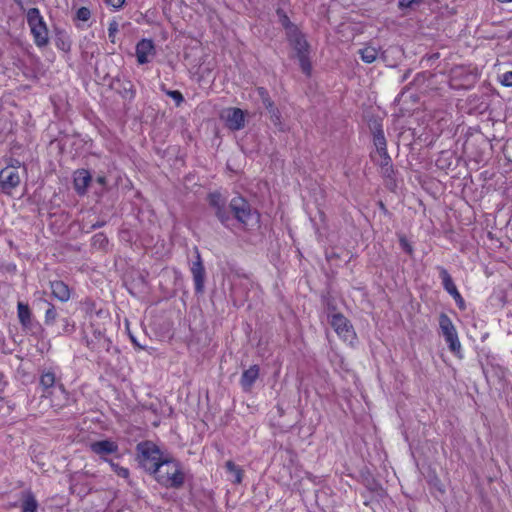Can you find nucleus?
Returning a JSON list of instances; mask_svg holds the SVG:
<instances>
[{
	"label": "nucleus",
	"instance_id": "nucleus-1",
	"mask_svg": "<svg viewBox=\"0 0 512 512\" xmlns=\"http://www.w3.org/2000/svg\"><path fill=\"white\" fill-rule=\"evenodd\" d=\"M159 467L152 475L161 486L172 489H179L183 486L185 474L178 460L166 456L163 464Z\"/></svg>",
	"mask_w": 512,
	"mask_h": 512
},
{
	"label": "nucleus",
	"instance_id": "nucleus-2",
	"mask_svg": "<svg viewBox=\"0 0 512 512\" xmlns=\"http://www.w3.org/2000/svg\"><path fill=\"white\" fill-rule=\"evenodd\" d=\"M136 451L139 466L151 475L160 468L159 466L166 459V456H162L158 446L151 441L138 443Z\"/></svg>",
	"mask_w": 512,
	"mask_h": 512
},
{
	"label": "nucleus",
	"instance_id": "nucleus-3",
	"mask_svg": "<svg viewBox=\"0 0 512 512\" xmlns=\"http://www.w3.org/2000/svg\"><path fill=\"white\" fill-rule=\"evenodd\" d=\"M26 19L36 46L41 48L48 45V28L39 9H28L26 12Z\"/></svg>",
	"mask_w": 512,
	"mask_h": 512
},
{
	"label": "nucleus",
	"instance_id": "nucleus-4",
	"mask_svg": "<svg viewBox=\"0 0 512 512\" xmlns=\"http://www.w3.org/2000/svg\"><path fill=\"white\" fill-rule=\"evenodd\" d=\"M209 208L215 217L226 228L230 229L233 224V218L230 215L229 202L226 196L219 191L210 192L207 195Z\"/></svg>",
	"mask_w": 512,
	"mask_h": 512
},
{
	"label": "nucleus",
	"instance_id": "nucleus-5",
	"mask_svg": "<svg viewBox=\"0 0 512 512\" xmlns=\"http://www.w3.org/2000/svg\"><path fill=\"white\" fill-rule=\"evenodd\" d=\"M39 388L42 391V397H52L56 392L64 396L67 394L60 377L56 375L55 370L51 367L40 370Z\"/></svg>",
	"mask_w": 512,
	"mask_h": 512
},
{
	"label": "nucleus",
	"instance_id": "nucleus-6",
	"mask_svg": "<svg viewBox=\"0 0 512 512\" xmlns=\"http://www.w3.org/2000/svg\"><path fill=\"white\" fill-rule=\"evenodd\" d=\"M230 214H233L235 220L239 223L247 225L252 217V209L250 203L242 196L238 195L229 201Z\"/></svg>",
	"mask_w": 512,
	"mask_h": 512
},
{
	"label": "nucleus",
	"instance_id": "nucleus-7",
	"mask_svg": "<svg viewBox=\"0 0 512 512\" xmlns=\"http://www.w3.org/2000/svg\"><path fill=\"white\" fill-rule=\"evenodd\" d=\"M330 323L337 335L344 341L352 342L355 339L356 334L353 326L344 315L340 313L333 314Z\"/></svg>",
	"mask_w": 512,
	"mask_h": 512
},
{
	"label": "nucleus",
	"instance_id": "nucleus-8",
	"mask_svg": "<svg viewBox=\"0 0 512 512\" xmlns=\"http://www.w3.org/2000/svg\"><path fill=\"white\" fill-rule=\"evenodd\" d=\"M20 182L19 171L13 167H4L0 171V190L2 193L10 195L20 185Z\"/></svg>",
	"mask_w": 512,
	"mask_h": 512
},
{
	"label": "nucleus",
	"instance_id": "nucleus-9",
	"mask_svg": "<svg viewBox=\"0 0 512 512\" xmlns=\"http://www.w3.org/2000/svg\"><path fill=\"white\" fill-rule=\"evenodd\" d=\"M221 119L227 128L232 131H239L245 127V115L242 109L230 107L221 113Z\"/></svg>",
	"mask_w": 512,
	"mask_h": 512
},
{
	"label": "nucleus",
	"instance_id": "nucleus-10",
	"mask_svg": "<svg viewBox=\"0 0 512 512\" xmlns=\"http://www.w3.org/2000/svg\"><path fill=\"white\" fill-rule=\"evenodd\" d=\"M191 273L194 281V289L196 294H202L204 292L205 284V268L202 263V259L199 251L196 249V261L191 265Z\"/></svg>",
	"mask_w": 512,
	"mask_h": 512
},
{
	"label": "nucleus",
	"instance_id": "nucleus-11",
	"mask_svg": "<svg viewBox=\"0 0 512 512\" xmlns=\"http://www.w3.org/2000/svg\"><path fill=\"white\" fill-rule=\"evenodd\" d=\"M89 448L91 452L98 455L103 460H107V455L116 454L119 451L118 444L109 439L92 442Z\"/></svg>",
	"mask_w": 512,
	"mask_h": 512
},
{
	"label": "nucleus",
	"instance_id": "nucleus-12",
	"mask_svg": "<svg viewBox=\"0 0 512 512\" xmlns=\"http://www.w3.org/2000/svg\"><path fill=\"white\" fill-rule=\"evenodd\" d=\"M155 54L154 43L151 39H142L136 45L137 62L140 65L149 62V56Z\"/></svg>",
	"mask_w": 512,
	"mask_h": 512
},
{
	"label": "nucleus",
	"instance_id": "nucleus-13",
	"mask_svg": "<svg viewBox=\"0 0 512 512\" xmlns=\"http://www.w3.org/2000/svg\"><path fill=\"white\" fill-rule=\"evenodd\" d=\"M287 39L293 49L296 51V56L301 54L309 53L308 48L309 45L304 37V35L299 31V29H295V31H291L286 34Z\"/></svg>",
	"mask_w": 512,
	"mask_h": 512
},
{
	"label": "nucleus",
	"instance_id": "nucleus-14",
	"mask_svg": "<svg viewBox=\"0 0 512 512\" xmlns=\"http://www.w3.org/2000/svg\"><path fill=\"white\" fill-rule=\"evenodd\" d=\"M50 288L52 295L61 302H67L71 297L69 286L61 280L51 281Z\"/></svg>",
	"mask_w": 512,
	"mask_h": 512
},
{
	"label": "nucleus",
	"instance_id": "nucleus-15",
	"mask_svg": "<svg viewBox=\"0 0 512 512\" xmlns=\"http://www.w3.org/2000/svg\"><path fill=\"white\" fill-rule=\"evenodd\" d=\"M91 181L90 173L85 169H79L74 173V188L78 194L84 195Z\"/></svg>",
	"mask_w": 512,
	"mask_h": 512
},
{
	"label": "nucleus",
	"instance_id": "nucleus-16",
	"mask_svg": "<svg viewBox=\"0 0 512 512\" xmlns=\"http://www.w3.org/2000/svg\"><path fill=\"white\" fill-rule=\"evenodd\" d=\"M259 371L258 365H252L242 373L240 384L244 391H249L252 388L259 376Z\"/></svg>",
	"mask_w": 512,
	"mask_h": 512
},
{
	"label": "nucleus",
	"instance_id": "nucleus-17",
	"mask_svg": "<svg viewBox=\"0 0 512 512\" xmlns=\"http://www.w3.org/2000/svg\"><path fill=\"white\" fill-rule=\"evenodd\" d=\"M372 132H373V143L377 149V152L379 154L386 155V152H388L387 151V143H386V138H385L382 126L378 123H375L372 128Z\"/></svg>",
	"mask_w": 512,
	"mask_h": 512
},
{
	"label": "nucleus",
	"instance_id": "nucleus-18",
	"mask_svg": "<svg viewBox=\"0 0 512 512\" xmlns=\"http://www.w3.org/2000/svg\"><path fill=\"white\" fill-rule=\"evenodd\" d=\"M17 314L21 325L24 328H30L32 324V315L29 306L23 302H18Z\"/></svg>",
	"mask_w": 512,
	"mask_h": 512
},
{
	"label": "nucleus",
	"instance_id": "nucleus-19",
	"mask_svg": "<svg viewBox=\"0 0 512 512\" xmlns=\"http://www.w3.org/2000/svg\"><path fill=\"white\" fill-rule=\"evenodd\" d=\"M55 45L59 50L69 52L71 50L72 41L65 31H57Z\"/></svg>",
	"mask_w": 512,
	"mask_h": 512
},
{
	"label": "nucleus",
	"instance_id": "nucleus-20",
	"mask_svg": "<svg viewBox=\"0 0 512 512\" xmlns=\"http://www.w3.org/2000/svg\"><path fill=\"white\" fill-rule=\"evenodd\" d=\"M87 346L98 352L106 351L108 352L111 348V341L106 336H101L99 340L95 341L94 339L87 340Z\"/></svg>",
	"mask_w": 512,
	"mask_h": 512
},
{
	"label": "nucleus",
	"instance_id": "nucleus-21",
	"mask_svg": "<svg viewBox=\"0 0 512 512\" xmlns=\"http://www.w3.org/2000/svg\"><path fill=\"white\" fill-rule=\"evenodd\" d=\"M359 55L363 62L371 64L378 57V49L374 46L367 45L359 50Z\"/></svg>",
	"mask_w": 512,
	"mask_h": 512
},
{
	"label": "nucleus",
	"instance_id": "nucleus-22",
	"mask_svg": "<svg viewBox=\"0 0 512 512\" xmlns=\"http://www.w3.org/2000/svg\"><path fill=\"white\" fill-rule=\"evenodd\" d=\"M439 326L442 331L443 336H451L454 333H457L454 324L451 319L446 314H441L439 317Z\"/></svg>",
	"mask_w": 512,
	"mask_h": 512
},
{
	"label": "nucleus",
	"instance_id": "nucleus-23",
	"mask_svg": "<svg viewBox=\"0 0 512 512\" xmlns=\"http://www.w3.org/2000/svg\"><path fill=\"white\" fill-rule=\"evenodd\" d=\"M37 508H38V503H37L34 495L30 492L25 493L22 498L21 511L22 512H36Z\"/></svg>",
	"mask_w": 512,
	"mask_h": 512
},
{
	"label": "nucleus",
	"instance_id": "nucleus-24",
	"mask_svg": "<svg viewBox=\"0 0 512 512\" xmlns=\"http://www.w3.org/2000/svg\"><path fill=\"white\" fill-rule=\"evenodd\" d=\"M276 15L278 17L279 23L283 26L285 29V33H289L291 31H295L298 27L292 23L286 14V12L282 8H277Z\"/></svg>",
	"mask_w": 512,
	"mask_h": 512
},
{
	"label": "nucleus",
	"instance_id": "nucleus-25",
	"mask_svg": "<svg viewBox=\"0 0 512 512\" xmlns=\"http://www.w3.org/2000/svg\"><path fill=\"white\" fill-rule=\"evenodd\" d=\"M436 269L439 271V277L441 279L442 286L446 292L456 287L451 275L449 274L446 268L442 266H437Z\"/></svg>",
	"mask_w": 512,
	"mask_h": 512
},
{
	"label": "nucleus",
	"instance_id": "nucleus-26",
	"mask_svg": "<svg viewBox=\"0 0 512 512\" xmlns=\"http://www.w3.org/2000/svg\"><path fill=\"white\" fill-rule=\"evenodd\" d=\"M108 244H109V241H108V238L107 236L100 232V233H97L95 234L93 237H92V240H91V245L93 248L95 249H98V250H106L107 247H108Z\"/></svg>",
	"mask_w": 512,
	"mask_h": 512
},
{
	"label": "nucleus",
	"instance_id": "nucleus-27",
	"mask_svg": "<svg viewBox=\"0 0 512 512\" xmlns=\"http://www.w3.org/2000/svg\"><path fill=\"white\" fill-rule=\"evenodd\" d=\"M445 341L452 353L459 355L461 352V344L458 338V334L454 333L451 336H445Z\"/></svg>",
	"mask_w": 512,
	"mask_h": 512
},
{
	"label": "nucleus",
	"instance_id": "nucleus-28",
	"mask_svg": "<svg viewBox=\"0 0 512 512\" xmlns=\"http://www.w3.org/2000/svg\"><path fill=\"white\" fill-rule=\"evenodd\" d=\"M267 112L271 122L279 129H282L281 112L279 109L274 105L272 109H267Z\"/></svg>",
	"mask_w": 512,
	"mask_h": 512
},
{
	"label": "nucleus",
	"instance_id": "nucleus-29",
	"mask_svg": "<svg viewBox=\"0 0 512 512\" xmlns=\"http://www.w3.org/2000/svg\"><path fill=\"white\" fill-rule=\"evenodd\" d=\"M57 318V312L55 309V306L51 303H48V308L45 311V319L44 322L46 325L50 326L55 323V320Z\"/></svg>",
	"mask_w": 512,
	"mask_h": 512
},
{
	"label": "nucleus",
	"instance_id": "nucleus-30",
	"mask_svg": "<svg viewBox=\"0 0 512 512\" xmlns=\"http://www.w3.org/2000/svg\"><path fill=\"white\" fill-rule=\"evenodd\" d=\"M297 58L299 60V64H300L302 71L306 75H310L312 67H311V63L309 60V53L297 55Z\"/></svg>",
	"mask_w": 512,
	"mask_h": 512
},
{
	"label": "nucleus",
	"instance_id": "nucleus-31",
	"mask_svg": "<svg viewBox=\"0 0 512 512\" xmlns=\"http://www.w3.org/2000/svg\"><path fill=\"white\" fill-rule=\"evenodd\" d=\"M112 470L119 476L125 479L129 478V469L120 466L118 463L113 462L112 460L108 461Z\"/></svg>",
	"mask_w": 512,
	"mask_h": 512
},
{
	"label": "nucleus",
	"instance_id": "nucleus-32",
	"mask_svg": "<svg viewBox=\"0 0 512 512\" xmlns=\"http://www.w3.org/2000/svg\"><path fill=\"white\" fill-rule=\"evenodd\" d=\"M76 330L75 322L69 318L62 319V334L70 335Z\"/></svg>",
	"mask_w": 512,
	"mask_h": 512
},
{
	"label": "nucleus",
	"instance_id": "nucleus-33",
	"mask_svg": "<svg viewBox=\"0 0 512 512\" xmlns=\"http://www.w3.org/2000/svg\"><path fill=\"white\" fill-rule=\"evenodd\" d=\"M91 17V11L87 7H80L76 12V19L82 22H87Z\"/></svg>",
	"mask_w": 512,
	"mask_h": 512
},
{
	"label": "nucleus",
	"instance_id": "nucleus-34",
	"mask_svg": "<svg viewBox=\"0 0 512 512\" xmlns=\"http://www.w3.org/2000/svg\"><path fill=\"white\" fill-rule=\"evenodd\" d=\"M119 30V24L116 20H112L108 26V37L112 43H115V35Z\"/></svg>",
	"mask_w": 512,
	"mask_h": 512
},
{
	"label": "nucleus",
	"instance_id": "nucleus-35",
	"mask_svg": "<svg viewBox=\"0 0 512 512\" xmlns=\"http://www.w3.org/2000/svg\"><path fill=\"white\" fill-rule=\"evenodd\" d=\"M167 95L171 97L175 102L176 105L179 106L182 102H184V97L182 93L178 90H169L167 91Z\"/></svg>",
	"mask_w": 512,
	"mask_h": 512
},
{
	"label": "nucleus",
	"instance_id": "nucleus-36",
	"mask_svg": "<svg viewBox=\"0 0 512 512\" xmlns=\"http://www.w3.org/2000/svg\"><path fill=\"white\" fill-rule=\"evenodd\" d=\"M226 468L236 474V481L241 482V470L232 461L226 462Z\"/></svg>",
	"mask_w": 512,
	"mask_h": 512
},
{
	"label": "nucleus",
	"instance_id": "nucleus-37",
	"mask_svg": "<svg viewBox=\"0 0 512 512\" xmlns=\"http://www.w3.org/2000/svg\"><path fill=\"white\" fill-rule=\"evenodd\" d=\"M400 247L409 255H412L413 253V247L409 243V241L405 237H400L399 239Z\"/></svg>",
	"mask_w": 512,
	"mask_h": 512
},
{
	"label": "nucleus",
	"instance_id": "nucleus-38",
	"mask_svg": "<svg viewBox=\"0 0 512 512\" xmlns=\"http://www.w3.org/2000/svg\"><path fill=\"white\" fill-rule=\"evenodd\" d=\"M421 0H398V7L400 9L411 8L414 4H419Z\"/></svg>",
	"mask_w": 512,
	"mask_h": 512
},
{
	"label": "nucleus",
	"instance_id": "nucleus-39",
	"mask_svg": "<svg viewBox=\"0 0 512 512\" xmlns=\"http://www.w3.org/2000/svg\"><path fill=\"white\" fill-rule=\"evenodd\" d=\"M501 84L506 87H512V71H507L501 76Z\"/></svg>",
	"mask_w": 512,
	"mask_h": 512
},
{
	"label": "nucleus",
	"instance_id": "nucleus-40",
	"mask_svg": "<svg viewBox=\"0 0 512 512\" xmlns=\"http://www.w3.org/2000/svg\"><path fill=\"white\" fill-rule=\"evenodd\" d=\"M126 0H106V4L111 6L115 10H119L123 7Z\"/></svg>",
	"mask_w": 512,
	"mask_h": 512
},
{
	"label": "nucleus",
	"instance_id": "nucleus-41",
	"mask_svg": "<svg viewBox=\"0 0 512 512\" xmlns=\"http://www.w3.org/2000/svg\"><path fill=\"white\" fill-rule=\"evenodd\" d=\"M379 155L381 157L380 165L382 167H386V166H389L391 164V158H390L388 152H386V155L385 154H379Z\"/></svg>",
	"mask_w": 512,
	"mask_h": 512
},
{
	"label": "nucleus",
	"instance_id": "nucleus-42",
	"mask_svg": "<svg viewBox=\"0 0 512 512\" xmlns=\"http://www.w3.org/2000/svg\"><path fill=\"white\" fill-rule=\"evenodd\" d=\"M257 94L261 101L269 96V93L266 88L264 87H258L257 88Z\"/></svg>",
	"mask_w": 512,
	"mask_h": 512
},
{
	"label": "nucleus",
	"instance_id": "nucleus-43",
	"mask_svg": "<svg viewBox=\"0 0 512 512\" xmlns=\"http://www.w3.org/2000/svg\"><path fill=\"white\" fill-rule=\"evenodd\" d=\"M262 104L263 106L265 107V109H269V108H273L274 106V102L272 101V99L270 98V96H268L267 98L263 99L262 100Z\"/></svg>",
	"mask_w": 512,
	"mask_h": 512
},
{
	"label": "nucleus",
	"instance_id": "nucleus-44",
	"mask_svg": "<svg viewBox=\"0 0 512 512\" xmlns=\"http://www.w3.org/2000/svg\"><path fill=\"white\" fill-rule=\"evenodd\" d=\"M22 166V163L18 159H10V163L6 167H13L18 171V169Z\"/></svg>",
	"mask_w": 512,
	"mask_h": 512
},
{
	"label": "nucleus",
	"instance_id": "nucleus-45",
	"mask_svg": "<svg viewBox=\"0 0 512 512\" xmlns=\"http://www.w3.org/2000/svg\"><path fill=\"white\" fill-rule=\"evenodd\" d=\"M455 302L457 304V306L460 308V309H465V301L462 297V295H459L458 297H456L455 299Z\"/></svg>",
	"mask_w": 512,
	"mask_h": 512
},
{
	"label": "nucleus",
	"instance_id": "nucleus-46",
	"mask_svg": "<svg viewBox=\"0 0 512 512\" xmlns=\"http://www.w3.org/2000/svg\"><path fill=\"white\" fill-rule=\"evenodd\" d=\"M453 299H455L456 297H458L460 294V292L458 291L457 287H454L452 290L448 291L447 292Z\"/></svg>",
	"mask_w": 512,
	"mask_h": 512
},
{
	"label": "nucleus",
	"instance_id": "nucleus-47",
	"mask_svg": "<svg viewBox=\"0 0 512 512\" xmlns=\"http://www.w3.org/2000/svg\"><path fill=\"white\" fill-rule=\"evenodd\" d=\"M6 385L5 376L3 373L0 372V392L4 390V387Z\"/></svg>",
	"mask_w": 512,
	"mask_h": 512
},
{
	"label": "nucleus",
	"instance_id": "nucleus-48",
	"mask_svg": "<svg viewBox=\"0 0 512 512\" xmlns=\"http://www.w3.org/2000/svg\"><path fill=\"white\" fill-rule=\"evenodd\" d=\"M106 224L105 221H97L96 223H94L92 226H91V229H98V228H101L103 227L104 225Z\"/></svg>",
	"mask_w": 512,
	"mask_h": 512
},
{
	"label": "nucleus",
	"instance_id": "nucleus-49",
	"mask_svg": "<svg viewBox=\"0 0 512 512\" xmlns=\"http://www.w3.org/2000/svg\"><path fill=\"white\" fill-rule=\"evenodd\" d=\"M101 336H105V335H104V333H103L102 331H100V330H95V331H94V340H95V341L99 340V338H100Z\"/></svg>",
	"mask_w": 512,
	"mask_h": 512
},
{
	"label": "nucleus",
	"instance_id": "nucleus-50",
	"mask_svg": "<svg viewBox=\"0 0 512 512\" xmlns=\"http://www.w3.org/2000/svg\"><path fill=\"white\" fill-rule=\"evenodd\" d=\"M16 4L18 5L19 9L23 12H27V10L25 9L24 5H23V2L22 0H15Z\"/></svg>",
	"mask_w": 512,
	"mask_h": 512
},
{
	"label": "nucleus",
	"instance_id": "nucleus-51",
	"mask_svg": "<svg viewBox=\"0 0 512 512\" xmlns=\"http://www.w3.org/2000/svg\"><path fill=\"white\" fill-rule=\"evenodd\" d=\"M97 182L100 183V184H104L105 183V177H102V176L98 177L97 178Z\"/></svg>",
	"mask_w": 512,
	"mask_h": 512
},
{
	"label": "nucleus",
	"instance_id": "nucleus-52",
	"mask_svg": "<svg viewBox=\"0 0 512 512\" xmlns=\"http://www.w3.org/2000/svg\"><path fill=\"white\" fill-rule=\"evenodd\" d=\"M131 340L134 344H137L136 339L133 336H131Z\"/></svg>",
	"mask_w": 512,
	"mask_h": 512
},
{
	"label": "nucleus",
	"instance_id": "nucleus-53",
	"mask_svg": "<svg viewBox=\"0 0 512 512\" xmlns=\"http://www.w3.org/2000/svg\"><path fill=\"white\" fill-rule=\"evenodd\" d=\"M406 78H408V75H406V74H405V75L403 76V80H405Z\"/></svg>",
	"mask_w": 512,
	"mask_h": 512
}]
</instances>
